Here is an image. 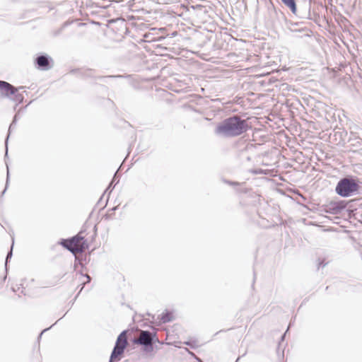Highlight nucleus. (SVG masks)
<instances>
[{"label": "nucleus", "instance_id": "f257e3e1", "mask_svg": "<svg viewBox=\"0 0 362 362\" xmlns=\"http://www.w3.org/2000/svg\"><path fill=\"white\" fill-rule=\"evenodd\" d=\"M273 59V144L281 146L286 144L288 136L284 129V114L288 112V106L286 105V100L284 98V91L288 90L287 83H281L280 80H286L288 77L286 65H278V62H281V56H274Z\"/></svg>", "mask_w": 362, "mask_h": 362}, {"label": "nucleus", "instance_id": "f03ea898", "mask_svg": "<svg viewBox=\"0 0 362 362\" xmlns=\"http://www.w3.org/2000/svg\"><path fill=\"white\" fill-rule=\"evenodd\" d=\"M360 180L358 178L346 175L341 178L335 187V192L341 197H350L359 194Z\"/></svg>", "mask_w": 362, "mask_h": 362}, {"label": "nucleus", "instance_id": "7ed1b4c3", "mask_svg": "<svg viewBox=\"0 0 362 362\" xmlns=\"http://www.w3.org/2000/svg\"><path fill=\"white\" fill-rule=\"evenodd\" d=\"M247 129L246 121L241 120L238 117H233L226 119L216 129L217 133L237 136Z\"/></svg>", "mask_w": 362, "mask_h": 362}, {"label": "nucleus", "instance_id": "20e7f679", "mask_svg": "<svg viewBox=\"0 0 362 362\" xmlns=\"http://www.w3.org/2000/svg\"><path fill=\"white\" fill-rule=\"evenodd\" d=\"M60 244L75 255L85 252L88 247V244L82 235V233H78L70 239L62 240Z\"/></svg>", "mask_w": 362, "mask_h": 362}, {"label": "nucleus", "instance_id": "39448f33", "mask_svg": "<svg viewBox=\"0 0 362 362\" xmlns=\"http://www.w3.org/2000/svg\"><path fill=\"white\" fill-rule=\"evenodd\" d=\"M127 345V331H123L118 337L115 346L111 354L110 361H117L120 359L124 349Z\"/></svg>", "mask_w": 362, "mask_h": 362}, {"label": "nucleus", "instance_id": "423d86ee", "mask_svg": "<svg viewBox=\"0 0 362 362\" xmlns=\"http://www.w3.org/2000/svg\"><path fill=\"white\" fill-rule=\"evenodd\" d=\"M347 206L344 200L330 202L327 206L326 211L332 214H338Z\"/></svg>", "mask_w": 362, "mask_h": 362}, {"label": "nucleus", "instance_id": "0eeeda50", "mask_svg": "<svg viewBox=\"0 0 362 362\" xmlns=\"http://www.w3.org/2000/svg\"><path fill=\"white\" fill-rule=\"evenodd\" d=\"M152 340V336L149 332L141 330L139 337L134 339V343L144 346H151Z\"/></svg>", "mask_w": 362, "mask_h": 362}, {"label": "nucleus", "instance_id": "6e6552de", "mask_svg": "<svg viewBox=\"0 0 362 362\" xmlns=\"http://www.w3.org/2000/svg\"><path fill=\"white\" fill-rule=\"evenodd\" d=\"M0 90L6 96L13 95L17 92V89L7 82L0 81Z\"/></svg>", "mask_w": 362, "mask_h": 362}, {"label": "nucleus", "instance_id": "1a4fd4ad", "mask_svg": "<svg viewBox=\"0 0 362 362\" xmlns=\"http://www.w3.org/2000/svg\"><path fill=\"white\" fill-rule=\"evenodd\" d=\"M350 150L357 151L362 150V139L358 137L350 138L349 139Z\"/></svg>", "mask_w": 362, "mask_h": 362}, {"label": "nucleus", "instance_id": "9d476101", "mask_svg": "<svg viewBox=\"0 0 362 362\" xmlns=\"http://www.w3.org/2000/svg\"><path fill=\"white\" fill-rule=\"evenodd\" d=\"M36 63L38 67L42 68L44 70L49 69V62L47 57L40 56L36 59Z\"/></svg>", "mask_w": 362, "mask_h": 362}, {"label": "nucleus", "instance_id": "9b49d317", "mask_svg": "<svg viewBox=\"0 0 362 362\" xmlns=\"http://www.w3.org/2000/svg\"><path fill=\"white\" fill-rule=\"evenodd\" d=\"M282 3L287 6L293 13H296L297 11V6L296 0H281Z\"/></svg>", "mask_w": 362, "mask_h": 362}, {"label": "nucleus", "instance_id": "f8f14e48", "mask_svg": "<svg viewBox=\"0 0 362 362\" xmlns=\"http://www.w3.org/2000/svg\"><path fill=\"white\" fill-rule=\"evenodd\" d=\"M281 180H285L282 177L281 174L278 173L277 170L274 171V168H273V180H272L273 186L280 185L279 182Z\"/></svg>", "mask_w": 362, "mask_h": 362}, {"label": "nucleus", "instance_id": "ddd939ff", "mask_svg": "<svg viewBox=\"0 0 362 362\" xmlns=\"http://www.w3.org/2000/svg\"><path fill=\"white\" fill-rule=\"evenodd\" d=\"M173 319H174V316H173V313H169V312L163 313L160 317V320L163 323H166L170 321H172Z\"/></svg>", "mask_w": 362, "mask_h": 362}, {"label": "nucleus", "instance_id": "4468645a", "mask_svg": "<svg viewBox=\"0 0 362 362\" xmlns=\"http://www.w3.org/2000/svg\"><path fill=\"white\" fill-rule=\"evenodd\" d=\"M81 279L83 278L84 280L83 281V284H86V283H88L90 281V278L88 274H76V278Z\"/></svg>", "mask_w": 362, "mask_h": 362}, {"label": "nucleus", "instance_id": "2eb2a0df", "mask_svg": "<svg viewBox=\"0 0 362 362\" xmlns=\"http://www.w3.org/2000/svg\"><path fill=\"white\" fill-rule=\"evenodd\" d=\"M20 286H21V284H18L17 281H13L11 284V288H12L13 291L15 292L20 291V290H21Z\"/></svg>", "mask_w": 362, "mask_h": 362}, {"label": "nucleus", "instance_id": "dca6fc26", "mask_svg": "<svg viewBox=\"0 0 362 362\" xmlns=\"http://www.w3.org/2000/svg\"><path fill=\"white\" fill-rule=\"evenodd\" d=\"M327 262H325V259L319 258L317 263V269H319L320 267H325L327 265Z\"/></svg>", "mask_w": 362, "mask_h": 362}, {"label": "nucleus", "instance_id": "f3484780", "mask_svg": "<svg viewBox=\"0 0 362 362\" xmlns=\"http://www.w3.org/2000/svg\"><path fill=\"white\" fill-rule=\"evenodd\" d=\"M273 154L279 155L280 151L279 149L276 148L275 147H273Z\"/></svg>", "mask_w": 362, "mask_h": 362}, {"label": "nucleus", "instance_id": "a211bd4d", "mask_svg": "<svg viewBox=\"0 0 362 362\" xmlns=\"http://www.w3.org/2000/svg\"><path fill=\"white\" fill-rule=\"evenodd\" d=\"M281 189H279V188H274L273 187V193L275 192V193H278V194H281Z\"/></svg>", "mask_w": 362, "mask_h": 362}, {"label": "nucleus", "instance_id": "6ab92c4d", "mask_svg": "<svg viewBox=\"0 0 362 362\" xmlns=\"http://www.w3.org/2000/svg\"><path fill=\"white\" fill-rule=\"evenodd\" d=\"M286 334V332L283 335L281 336V341H283L284 340V337H285Z\"/></svg>", "mask_w": 362, "mask_h": 362}]
</instances>
